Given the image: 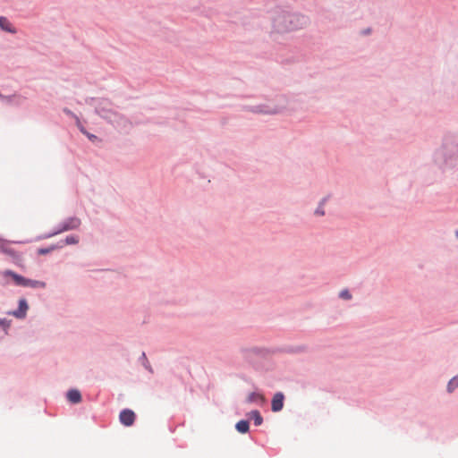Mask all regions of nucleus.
Returning <instances> with one entry per match:
<instances>
[{"mask_svg": "<svg viewBox=\"0 0 458 458\" xmlns=\"http://www.w3.org/2000/svg\"><path fill=\"white\" fill-rule=\"evenodd\" d=\"M272 31L278 34L291 33L307 28L310 23L309 16L283 7L271 12Z\"/></svg>", "mask_w": 458, "mask_h": 458, "instance_id": "1", "label": "nucleus"}, {"mask_svg": "<svg viewBox=\"0 0 458 458\" xmlns=\"http://www.w3.org/2000/svg\"><path fill=\"white\" fill-rule=\"evenodd\" d=\"M434 160L442 169L452 168L458 164V134L444 138L442 146L435 153Z\"/></svg>", "mask_w": 458, "mask_h": 458, "instance_id": "2", "label": "nucleus"}, {"mask_svg": "<svg viewBox=\"0 0 458 458\" xmlns=\"http://www.w3.org/2000/svg\"><path fill=\"white\" fill-rule=\"evenodd\" d=\"M287 107V98L284 95L276 96L259 105H244L242 110L257 114L275 115L283 113Z\"/></svg>", "mask_w": 458, "mask_h": 458, "instance_id": "3", "label": "nucleus"}, {"mask_svg": "<svg viewBox=\"0 0 458 458\" xmlns=\"http://www.w3.org/2000/svg\"><path fill=\"white\" fill-rule=\"evenodd\" d=\"M86 102L87 104L93 106L95 107L96 114L106 122H108L116 111L112 101L107 98H91L87 99Z\"/></svg>", "mask_w": 458, "mask_h": 458, "instance_id": "4", "label": "nucleus"}, {"mask_svg": "<svg viewBox=\"0 0 458 458\" xmlns=\"http://www.w3.org/2000/svg\"><path fill=\"white\" fill-rule=\"evenodd\" d=\"M81 220L79 217L70 216L58 224L53 232L43 236H39L38 239H47L67 231L76 230L81 226Z\"/></svg>", "mask_w": 458, "mask_h": 458, "instance_id": "5", "label": "nucleus"}, {"mask_svg": "<svg viewBox=\"0 0 458 458\" xmlns=\"http://www.w3.org/2000/svg\"><path fill=\"white\" fill-rule=\"evenodd\" d=\"M4 276H11L13 279L15 284L19 285V286L30 287V288H34V289H36V288L44 289L47 286L46 283L43 281L26 278L21 275L16 274L15 272H13L12 270L4 271Z\"/></svg>", "mask_w": 458, "mask_h": 458, "instance_id": "6", "label": "nucleus"}, {"mask_svg": "<svg viewBox=\"0 0 458 458\" xmlns=\"http://www.w3.org/2000/svg\"><path fill=\"white\" fill-rule=\"evenodd\" d=\"M107 123L113 125L118 131L123 133H129L133 127L132 122L117 110Z\"/></svg>", "mask_w": 458, "mask_h": 458, "instance_id": "7", "label": "nucleus"}, {"mask_svg": "<svg viewBox=\"0 0 458 458\" xmlns=\"http://www.w3.org/2000/svg\"><path fill=\"white\" fill-rule=\"evenodd\" d=\"M267 351L265 348L258 347V346H252V347H247V348H242L241 353L242 355L246 358H251L253 356H264L266 355Z\"/></svg>", "mask_w": 458, "mask_h": 458, "instance_id": "8", "label": "nucleus"}, {"mask_svg": "<svg viewBox=\"0 0 458 458\" xmlns=\"http://www.w3.org/2000/svg\"><path fill=\"white\" fill-rule=\"evenodd\" d=\"M135 418H136V415H135L134 411L130 409L123 410L119 415L120 422L126 427H130V426L133 425V423L135 421Z\"/></svg>", "mask_w": 458, "mask_h": 458, "instance_id": "9", "label": "nucleus"}, {"mask_svg": "<svg viewBox=\"0 0 458 458\" xmlns=\"http://www.w3.org/2000/svg\"><path fill=\"white\" fill-rule=\"evenodd\" d=\"M284 395L282 392H277L274 394L271 402V410L274 412L282 411L284 407Z\"/></svg>", "mask_w": 458, "mask_h": 458, "instance_id": "10", "label": "nucleus"}, {"mask_svg": "<svg viewBox=\"0 0 458 458\" xmlns=\"http://www.w3.org/2000/svg\"><path fill=\"white\" fill-rule=\"evenodd\" d=\"M29 310L28 302L25 299H21L19 301L18 310L10 312L11 315L14 316L17 318H24L27 315V310Z\"/></svg>", "mask_w": 458, "mask_h": 458, "instance_id": "11", "label": "nucleus"}, {"mask_svg": "<svg viewBox=\"0 0 458 458\" xmlns=\"http://www.w3.org/2000/svg\"><path fill=\"white\" fill-rule=\"evenodd\" d=\"M21 99H22V98L20 95H17V94L6 96V95H4V94L0 93V100L3 103H4V104L19 105V104H21Z\"/></svg>", "mask_w": 458, "mask_h": 458, "instance_id": "12", "label": "nucleus"}, {"mask_svg": "<svg viewBox=\"0 0 458 458\" xmlns=\"http://www.w3.org/2000/svg\"><path fill=\"white\" fill-rule=\"evenodd\" d=\"M0 28H1V30H4L6 32H9L12 34L16 33V29L11 24V22L8 21V19L4 16L0 17Z\"/></svg>", "mask_w": 458, "mask_h": 458, "instance_id": "13", "label": "nucleus"}, {"mask_svg": "<svg viewBox=\"0 0 458 458\" xmlns=\"http://www.w3.org/2000/svg\"><path fill=\"white\" fill-rule=\"evenodd\" d=\"M67 399L72 403H79L81 401V392L77 389H70L66 394Z\"/></svg>", "mask_w": 458, "mask_h": 458, "instance_id": "14", "label": "nucleus"}, {"mask_svg": "<svg viewBox=\"0 0 458 458\" xmlns=\"http://www.w3.org/2000/svg\"><path fill=\"white\" fill-rule=\"evenodd\" d=\"M235 428L239 433L245 434L250 429V423L246 420H242L236 423Z\"/></svg>", "mask_w": 458, "mask_h": 458, "instance_id": "15", "label": "nucleus"}, {"mask_svg": "<svg viewBox=\"0 0 458 458\" xmlns=\"http://www.w3.org/2000/svg\"><path fill=\"white\" fill-rule=\"evenodd\" d=\"M249 415L255 426H260L263 423V418L258 410L251 411Z\"/></svg>", "mask_w": 458, "mask_h": 458, "instance_id": "16", "label": "nucleus"}, {"mask_svg": "<svg viewBox=\"0 0 458 458\" xmlns=\"http://www.w3.org/2000/svg\"><path fill=\"white\" fill-rule=\"evenodd\" d=\"M327 201V197L323 198L319 201L318 206L317 207V208L314 211V215L315 216H325V208H324V207H325Z\"/></svg>", "mask_w": 458, "mask_h": 458, "instance_id": "17", "label": "nucleus"}, {"mask_svg": "<svg viewBox=\"0 0 458 458\" xmlns=\"http://www.w3.org/2000/svg\"><path fill=\"white\" fill-rule=\"evenodd\" d=\"M62 247H63L62 244H52L47 248H39L38 250V255H47V254L52 252L53 250L62 248Z\"/></svg>", "mask_w": 458, "mask_h": 458, "instance_id": "18", "label": "nucleus"}, {"mask_svg": "<svg viewBox=\"0 0 458 458\" xmlns=\"http://www.w3.org/2000/svg\"><path fill=\"white\" fill-rule=\"evenodd\" d=\"M81 132H82L90 141L95 142L98 140V136L89 132L80 122V125H77Z\"/></svg>", "mask_w": 458, "mask_h": 458, "instance_id": "19", "label": "nucleus"}, {"mask_svg": "<svg viewBox=\"0 0 458 458\" xmlns=\"http://www.w3.org/2000/svg\"><path fill=\"white\" fill-rule=\"evenodd\" d=\"M78 242H79L78 236L69 235L64 241H61L58 244H62L64 246V244L72 245V244H77Z\"/></svg>", "mask_w": 458, "mask_h": 458, "instance_id": "20", "label": "nucleus"}, {"mask_svg": "<svg viewBox=\"0 0 458 458\" xmlns=\"http://www.w3.org/2000/svg\"><path fill=\"white\" fill-rule=\"evenodd\" d=\"M140 360L142 362L143 367L148 371H149L150 373H154V370H153V369H152V367H151V365H150V363H149V361H148V358L146 356V353L144 352L141 353V356H140Z\"/></svg>", "mask_w": 458, "mask_h": 458, "instance_id": "21", "label": "nucleus"}, {"mask_svg": "<svg viewBox=\"0 0 458 458\" xmlns=\"http://www.w3.org/2000/svg\"><path fill=\"white\" fill-rule=\"evenodd\" d=\"M10 326H11V320L4 318H0V327H2L4 335H8V329L10 328Z\"/></svg>", "mask_w": 458, "mask_h": 458, "instance_id": "22", "label": "nucleus"}, {"mask_svg": "<svg viewBox=\"0 0 458 458\" xmlns=\"http://www.w3.org/2000/svg\"><path fill=\"white\" fill-rule=\"evenodd\" d=\"M339 298L344 301H350L352 299V295L348 289H343L339 292Z\"/></svg>", "mask_w": 458, "mask_h": 458, "instance_id": "23", "label": "nucleus"}, {"mask_svg": "<svg viewBox=\"0 0 458 458\" xmlns=\"http://www.w3.org/2000/svg\"><path fill=\"white\" fill-rule=\"evenodd\" d=\"M0 244H1V250H2V252L5 253V254H8V255H10L12 257L15 256V254H16L15 250L11 249V248L4 247V240H2L1 238H0Z\"/></svg>", "mask_w": 458, "mask_h": 458, "instance_id": "24", "label": "nucleus"}, {"mask_svg": "<svg viewBox=\"0 0 458 458\" xmlns=\"http://www.w3.org/2000/svg\"><path fill=\"white\" fill-rule=\"evenodd\" d=\"M63 112H64L65 114H67V115L71 116L72 118L75 119V121H76V125H80V119H79V117H78V116H77V115L72 112V111H71V110H70L69 108H67V107H64V108L63 109Z\"/></svg>", "mask_w": 458, "mask_h": 458, "instance_id": "25", "label": "nucleus"}, {"mask_svg": "<svg viewBox=\"0 0 458 458\" xmlns=\"http://www.w3.org/2000/svg\"><path fill=\"white\" fill-rule=\"evenodd\" d=\"M307 351V347L305 345H299V346H296L294 347L293 349H292V352H295V353H302V352H305Z\"/></svg>", "mask_w": 458, "mask_h": 458, "instance_id": "26", "label": "nucleus"}, {"mask_svg": "<svg viewBox=\"0 0 458 458\" xmlns=\"http://www.w3.org/2000/svg\"><path fill=\"white\" fill-rule=\"evenodd\" d=\"M259 395L254 392L250 393L248 397H247V402L248 403H253L257 400V398H259Z\"/></svg>", "mask_w": 458, "mask_h": 458, "instance_id": "27", "label": "nucleus"}, {"mask_svg": "<svg viewBox=\"0 0 458 458\" xmlns=\"http://www.w3.org/2000/svg\"><path fill=\"white\" fill-rule=\"evenodd\" d=\"M454 234H455L456 239L458 240V230H456V231L454 232Z\"/></svg>", "mask_w": 458, "mask_h": 458, "instance_id": "28", "label": "nucleus"}]
</instances>
